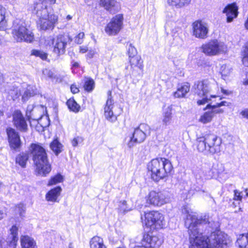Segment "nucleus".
I'll return each instance as SVG.
<instances>
[{
  "label": "nucleus",
  "mask_w": 248,
  "mask_h": 248,
  "mask_svg": "<svg viewBox=\"0 0 248 248\" xmlns=\"http://www.w3.org/2000/svg\"><path fill=\"white\" fill-rule=\"evenodd\" d=\"M186 214L185 225L188 229L191 244L189 248H227L231 242L228 235L218 232L212 233L210 237L203 235L200 228L202 224L208 223L213 229L217 228V222L210 221L209 216H199L196 213L185 209L183 211Z\"/></svg>",
  "instance_id": "f257e3e1"
},
{
  "label": "nucleus",
  "mask_w": 248,
  "mask_h": 248,
  "mask_svg": "<svg viewBox=\"0 0 248 248\" xmlns=\"http://www.w3.org/2000/svg\"><path fill=\"white\" fill-rule=\"evenodd\" d=\"M149 171L151 172V178L158 182L166 179L170 175L173 166L171 162L165 158H157L152 159L148 164Z\"/></svg>",
  "instance_id": "f03ea898"
},
{
  "label": "nucleus",
  "mask_w": 248,
  "mask_h": 248,
  "mask_svg": "<svg viewBox=\"0 0 248 248\" xmlns=\"http://www.w3.org/2000/svg\"><path fill=\"white\" fill-rule=\"evenodd\" d=\"M30 152L38 173L42 176H46L49 173L51 168L45 149L39 144H32Z\"/></svg>",
  "instance_id": "7ed1b4c3"
},
{
  "label": "nucleus",
  "mask_w": 248,
  "mask_h": 248,
  "mask_svg": "<svg viewBox=\"0 0 248 248\" xmlns=\"http://www.w3.org/2000/svg\"><path fill=\"white\" fill-rule=\"evenodd\" d=\"M194 89L195 94L202 98V99L197 101V104L200 106L207 103L211 98L217 97L215 95L211 94L209 98L208 94L217 91L218 86L217 82L214 79H205L196 82Z\"/></svg>",
  "instance_id": "20e7f679"
},
{
  "label": "nucleus",
  "mask_w": 248,
  "mask_h": 248,
  "mask_svg": "<svg viewBox=\"0 0 248 248\" xmlns=\"http://www.w3.org/2000/svg\"><path fill=\"white\" fill-rule=\"evenodd\" d=\"M196 141L197 148L200 152L214 155L220 151L221 140L214 134L198 137Z\"/></svg>",
  "instance_id": "39448f33"
},
{
  "label": "nucleus",
  "mask_w": 248,
  "mask_h": 248,
  "mask_svg": "<svg viewBox=\"0 0 248 248\" xmlns=\"http://www.w3.org/2000/svg\"><path fill=\"white\" fill-rule=\"evenodd\" d=\"M12 34L17 42L31 43L34 40L32 32L27 29L24 21L18 19H16L13 22Z\"/></svg>",
  "instance_id": "423d86ee"
},
{
  "label": "nucleus",
  "mask_w": 248,
  "mask_h": 248,
  "mask_svg": "<svg viewBox=\"0 0 248 248\" xmlns=\"http://www.w3.org/2000/svg\"><path fill=\"white\" fill-rule=\"evenodd\" d=\"M201 49L206 55L214 56L227 52V46L224 42L214 39L202 44Z\"/></svg>",
  "instance_id": "0eeeda50"
},
{
  "label": "nucleus",
  "mask_w": 248,
  "mask_h": 248,
  "mask_svg": "<svg viewBox=\"0 0 248 248\" xmlns=\"http://www.w3.org/2000/svg\"><path fill=\"white\" fill-rule=\"evenodd\" d=\"M150 133V127L146 124H141L136 128L127 145L129 148L134 146L135 143H141Z\"/></svg>",
  "instance_id": "6e6552de"
},
{
  "label": "nucleus",
  "mask_w": 248,
  "mask_h": 248,
  "mask_svg": "<svg viewBox=\"0 0 248 248\" xmlns=\"http://www.w3.org/2000/svg\"><path fill=\"white\" fill-rule=\"evenodd\" d=\"M145 224L153 229L162 228L165 225L163 215L158 211H151L145 214Z\"/></svg>",
  "instance_id": "1a4fd4ad"
},
{
  "label": "nucleus",
  "mask_w": 248,
  "mask_h": 248,
  "mask_svg": "<svg viewBox=\"0 0 248 248\" xmlns=\"http://www.w3.org/2000/svg\"><path fill=\"white\" fill-rule=\"evenodd\" d=\"M49 40L54 45L53 51L59 55L64 53L67 44L71 42L72 39L68 34H61L56 39L50 37Z\"/></svg>",
  "instance_id": "9d476101"
},
{
  "label": "nucleus",
  "mask_w": 248,
  "mask_h": 248,
  "mask_svg": "<svg viewBox=\"0 0 248 248\" xmlns=\"http://www.w3.org/2000/svg\"><path fill=\"white\" fill-rule=\"evenodd\" d=\"M191 27L192 34L193 36L201 39H205L207 38L209 26L207 23L198 20L192 24Z\"/></svg>",
  "instance_id": "9b49d317"
},
{
  "label": "nucleus",
  "mask_w": 248,
  "mask_h": 248,
  "mask_svg": "<svg viewBox=\"0 0 248 248\" xmlns=\"http://www.w3.org/2000/svg\"><path fill=\"white\" fill-rule=\"evenodd\" d=\"M146 199L147 204L154 206H161L169 202V199L164 192L155 190L149 192Z\"/></svg>",
  "instance_id": "f8f14e48"
},
{
  "label": "nucleus",
  "mask_w": 248,
  "mask_h": 248,
  "mask_svg": "<svg viewBox=\"0 0 248 248\" xmlns=\"http://www.w3.org/2000/svg\"><path fill=\"white\" fill-rule=\"evenodd\" d=\"M123 16L118 14L113 17L107 25L105 31L110 36L117 34L123 28Z\"/></svg>",
  "instance_id": "ddd939ff"
},
{
  "label": "nucleus",
  "mask_w": 248,
  "mask_h": 248,
  "mask_svg": "<svg viewBox=\"0 0 248 248\" xmlns=\"http://www.w3.org/2000/svg\"><path fill=\"white\" fill-rule=\"evenodd\" d=\"M108 99L104 108V115L105 118L109 122H114L116 121L117 116L119 115L120 112L118 113L116 112L113 105V100L112 99L111 92H108Z\"/></svg>",
  "instance_id": "4468645a"
},
{
  "label": "nucleus",
  "mask_w": 248,
  "mask_h": 248,
  "mask_svg": "<svg viewBox=\"0 0 248 248\" xmlns=\"http://www.w3.org/2000/svg\"><path fill=\"white\" fill-rule=\"evenodd\" d=\"M6 131L10 147L13 150L19 148L21 141L18 132L11 127L7 128Z\"/></svg>",
  "instance_id": "2eb2a0df"
},
{
  "label": "nucleus",
  "mask_w": 248,
  "mask_h": 248,
  "mask_svg": "<svg viewBox=\"0 0 248 248\" xmlns=\"http://www.w3.org/2000/svg\"><path fill=\"white\" fill-rule=\"evenodd\" d=\"M163 242V239L158 236L145 234L141 241L140 244L143 245L146 248L147 247L158 248L162 245Z\"/></svg>",
  "instance_id": "dca6fc26"
},
{
  "label": "nucleus",
  "mask_w": 248,
  "mask_h": 248,
  "mask_svg": "<svg viewBox=\"0 0 248 248\" xmlns=\"http://www.w3.org/2000/svg\"><path fill=\"white\" fill-rule=\"evenodd\" d=\"M13 122L14 126L20 131L26 132L28 125L25 118L20 110H16L13 114Z\"/></svg>",
  "instance_id": "f3484780"
},
{
  "label": "nucleus",
  "mask_w": 248,
  "mask_h": 248,
  "mask_svg": "<svg viewBox=\"0 0 248 248\" xmlns=\"http://www.w3.org/2000/svg\"><path fill=\"white\" fill-rule=\"evenodd\" d=\"M58 16L54 14L51 15L48 18H44L39 19L38 27L40 30L46 31L52 29L55 24L57 22Z\"/></svg>",
  "instance_id": "a211bd4d"
},
{
  "label": "nucleus",
  "mask_w": 248,
  "mask_h": 248,
  "mask_svg": "<svg viewBox=\"0 0 248 248\" xmlns=\"http://www.w3.org/2000/svg\"><path fill=\"white\" fill-rule=\"evenodd\" d=\"M238 7L235 3L227 5L223 10V13L226 14L227 22H232L233 19L236 18L238 14Z\"/></svg>",
  "instance_id": "6ab92c4d"
},
{
  "label": "nucleus",
  "mask_w": 248,
  "mask_h": 248,
  "mask_svg": "<svg viewBox=\"0 0 248 248\" xmlns=\"http://www.w3.org/2000/svg\"><path fill=\"white\" fill-rule=\"evenodd\" d=\"M45 109L43 106L35 107L33 108H32V106H28L26 114L29 119L32 116L33 120H38L42 118Z\"/></svg>",
  "instance_id": "aec40b11"
},
{
  "label": "nucleus",
  "mask_w": 248,
  "mask_h": 248,
  "mask_svg": "<svg viewBox=\"0 0 248 248\" xmlns=\"http://www.w3.org/2000/svg\"><path fill=\"white\" fill-rule=\"evenodd\" d=\"M190 84L187 83H184L177 86V90L173 93L174 98H180L185 97L186 94L189 92Z\"/></svg>",
  "instance_id": "412c9836"
},
{
  "label": "nucleus",
  "mask_w": 248,
  "mask_h": 248,
  "mask_svg": "<svg viewBox=\"0 0 248 248\" xmlns=\"http://www.w3.org/2000/svg\"><path fill=\"white\" fill-rule=\"evenodd\" d=\"M35 11L39 19L48 18L51 15L48 13L46 4L37 3L35 7Z\"/></svg>",
  "instance_id": "4be33fe9"
},
{
  "label": "nucleus",
  "mask_w": 248,
  "mask_h": 248,
  "mask_svg": "<svg viewBox=\"0 0 248 248\" xmlns=\"http://www.w3.org/2000/svg\"><path fill=\"white\" fill-rule=\"evenodd\" d=\"M100 4L110 12L117 11L120 7L116 0H100Z\"/></svg>",
  "instance_id": "5701e85b"
},
{
  "label": "nucleus",
  "mask_w": 248,
  "mask_h": 248,
  "mask_svg": "<svg viewBox=\"0 0 248 248\" xmlns=\"http://www.w3.org/2000/svg\"><path fill=\"white\" fill-rule=\"evenodd\" d=\"M20 242L22 248H37L35 240L28 235L21 236Z\"/></svg>",
  "instance_id": "b1692460"
},
{
  "label": "nucleus",
  "mask_w": 248,
  "mask_h": 248,
  "mask_svg": "<svg viewBox=\"0 0 248 248\" xmlns=\"http://www.w3.org/2000/svg\"><path fill=\"white\" fill-rule=\"evenodd\" d=\"M61 191L62 188L60 186H57L49 190L46 195V201L52 202H56Z\"/></svg>",
  "instance_id": "393cba45"
},
{
  "label": "nucleus",
  "mask_w": 248,
  "mask_h": 248,
  "mask_svg": "<svg viewBox=\"0 0 248 248\" xmlns=\"http://www.w3.org/2000/svg\"><path fill=\"white\" fill-rule=\"evenodd\" d=\"M140 57L139 56H135L129 58V62L130 65V70L132 74H134V71L137 68L142 69L143 65L142 62H140Z\"/></svg>",
  "instance_id": "a878e982"
},
{
  "label": "nucleus",
  "mask_w": 248,
  "mask_h": 248,
  "mask_svg": "<svg viewBox=\"0 0 248 248\" xmlns=\"http://www.w3.org/2000/svg\"><path fill=\"white\" fill-rule=\"evenodd\" d=\"M172 108L171 106H169L163 110L162 120L163 125L167 126L171 124L172 118Z\"/></svg>",
  "instance_id": "bb28decb"
},
{
  "label": "nucleus",
  "mask_w": 248,
  "mask_h": 248,
  "mask_svg": "<svg viewBox=\"0 0 248 248\" xmlns=\"http://www.w3.org/2000/svg\"><path fill=\"white\" fill-rule=\"evenodd\" d=\"M214 172L210 169H203L202 170L196 173L195 176L197 180L209 179L213 177Z\"/></svg>",
  "instance_id": "cd10ccee"
},
{
  "label": "nucleus",
  "mask_w": 248,
  "mask_h": 248,
  "mask_svg": "<svg viewBox=\"0 0 248 248\" xmlns=\"http://www.w3.org/2000/svg\"><path fill=\"white\" fill-rule=\"evenodd\" d=\"M191 0H167V4L173 8L179 9L188 5Z\"/></svg>",
  "instance_id": "c85d7f7f"
},
{
  "label": "nucleus",
  "mask_w": 248,
  "mask_h": 248,
  "mask_svg": "<svg viewBox=\"0 0 248 248\" xmlns=\"http://www.w3.org/2000/svg\"><path fill=\"white\" fill-rule=\"evenodd\" d=\"M90 248H107L103 239L98 236L93 237L90 241Z\"/></svg>",
  "instance_id": "c756f323"
},
{
  "label": "nucleus",
  "mask_w": 248,
  "mask_h": 248,
  "mask_svg": "<svg viewBox=\"0 0 248 248\" xmlns=\"http://www.w3.org/2000/svg\"><path fill=\"white\" fill-rule=\"evenodd\" d=\"M37 92V90L34 86L28 85L22 94V100L27 101L30 97L36 94Z\"/></svg>",
  "instance_id": "7c9ffc66"
},
{
  "label": "nucleus",
  "mask_w": 248,
  "mask_h": 248,
  "mask_svg": "<svg viewBox=\"0 0 248 248\" xmlns=\"http://www.w3.org/2000/svg\"><path fill=\"white\" fill-rule=\"evenodd\" d=\"M236 243L240 248H248V232L239 234Z\"/></svg>",
  "instance_id": "2f4dec72"
},
{
  "label": "nucleus",
  "mask_w": 248,
  "mask_h": 248,
  "mask_svg": "<svg viewBox=\"0 0 248 248\" xmlns=\"http://www.w3.org/2000/svg\"><path fill=\"white\" fill-rule=\"evenodd\" d=\"M228 103L226 101H222L219 103H217L216 105H211L210 104H208L206 108H211L212 109L210 111L211 112H212L213 116L214 117L216 114L217 113H222L223 112L222 109L221 108H217L223 106H228Z\"/></svg>",
  "instance_id": "473e14b6"
},
{
  "label": "nucleus",
  "mask_w": 248,
  "mask_h": 248,
  "mask_svg": "<svg viewBox=\"0 0 248 248\" xmlns=\"http://www.w3.org/2000/svg\"><path fill=\"white\" fill-rule=\"evenodd\" d=\"M28 159L29 156L28 154L21 153L16 157V163L18 164L21 167L24 168L25 167Z\"/></svg>",
  "instance_id": "72a5a7b5"
},
{
  "label": "nucleus",
  "mask_w": 248,
  "mask_h": 248,
  "mask_svg": "<svg viewBox=\"0 0 248 248\" xmlns=\"http://www.w3.org/2000/svg\"><path fill=\"white\" fill-rule=\"evenodd\" d=\"M62 145L57 139L54 140L50 145V148L56 155L62 151Z\"/></svg>",
  "instance_id": "f704fd0d"
},
{
  "label": "nucleus",
  "mask_w": 248,
  "mask_h": 248,
  "mask_svg": "<svg viewBox=\"0 0 248 248\" xmlns=\"http://www.w3.org/2000/svg\"><path fill=\"white\" fill-rule=\"evenodd\" d=\"M232 68L228 65L223 64L221 66L220 72L222 78L225 79L226 78L229 76L232 72Z\"/></svg>",
  "instance_id": "c9c22d12"
},
{
  "label": "nucleus",
  "mask_w": 248,
  "mask_h": 248,
  "mask_svg": "<svg viewBox=\"0 0 248 248\" xmlns=\"http://www.w3.org/2000/svg\"><path fill=\"white\" fill-rule=\"evenodd\" d=\"M67 105L69 109L75 112H78L80 108V106L73 99H69Z\"/></svg>",
  "instance_id": "e433bc0d"
},
{
  "label": "nucleus",
  "mask_w": 248,
  "mask_h": 248,
  "mask_svg": "<svg viewBox=\"0 0 248 248\" xmlns=\"http://www.w3.org/2000/svg\"><path fill=\"white\" fill-rule=\"evenodd\" d=\"M213 117L212 112L208 111L201 116L199 121L203 124H206L210 122Z\"/></svg>",
  "instance_id": "4c0bfd02"
},
{
  "label": "nucleus",
  "mask_w": 248,
  "mask_h": 248,
  "mask_svg": "<svg viewBox=\"0 0 248 248\" xmlns=\"http://www.w3.org/2000/svg\"><path fill=\"white\" fill-rule=\"evenodd\" d=\"M6 13V9L0 5V29L4 28L6 24L5 19V15Z\"/></svg>",
  "instance_id": "58836bf2"
},
{
  "label": "nucleus",
  "mask_w": 248,
  "mask_h": 248,
  "mask_svg": "<svg viewBox=\"0 0 248 248\" xmlns=\"http://www.w3.org/2000/svg\"><path fill=\"white\" fill-rule=\"evenodd\" d=\"M94 87V82L92 79L87 78L84 85V89L87 92L92 91Z\"/></svg>",
  "instance_id": "ea45409f"
},
{
  "label": "nucleus",
  "mask_w": 248,
  "mask_h": 248,
  "mask_svg": "<svg viewBox=\"0 0 248 248\" xmlns=\"http://www.w3.org/2000/svg\"><path fill=\"white\" fill-rule=\"evenodd\" d=\"M214 169L216 170V173L218 174H226L227 173L224 165L222 163H218L214 167Z\"/></svg>",
  "instance_id": "a19ab883"
},
{
  "label": "nucleus",
  "mask_w": 248,
  "mask_h": 248,
  "mask_svg": "<svg viewBox=\"0 0 248 248\" xmlns=\"http://www.w3.org/2000/svg\"><path fill=\"white\" fill-rule=\"evenodd\" d=\"M31 55L36 57H40L43 60H45L47 58V54L45 52L37 49H33L31 50Z\"/></svg>",
  "instance_id": "79ce46f5"
},
{
  "label": "nucleus",
  "mask_w": 248,
  "mask_h": 248,
  "mask_svg": "<svg viewBox=\"0 0 248 248\" xmlns=\"http://www.w3.org/2000/svg\"><path fill=\"white\" fill-rule=\"evenodd\" d=\"M62 176L61 174H58L51 178L48 182V186H52L62 182Z\"/></svg>",
  "instance_id": "37998d69"
},
{
  "label": "nucleus",
  "mask_w": 248,
  "mask_h": 248,
  "mask_svg": "<svg viewBox=\"0 0 248 248\" xmlns=\"http://www.w3.org/2000/svg\"><path fill=\"white\" fill-rule=\"evenodd\" d=\"M118 209L122 213H124L130 210V208L127 206L126 202L124 200L120 202Z\"/></svg>",
  "instance_id": "c03bdc74"
},
{
  "label": "nucleus",
  "mask_w": 248,
  "mask_h": 248,
  "mask_svg": "<svg viewBox=\"0 0 248 248\" xmlns=\"http://www.w3.org/2000/svg\"><path fill=\"white\" fill-rule=\"evenodd\" d=\"M242 62L244 65L248 67V42L246 44L244 50Z\"/></svg>",
  "instance_id": "a18cd8bd"
},
{
  "label": "nucleus",
  "mask_w": 248,
  "mask_h": 248,
  "mask_svg": "<svg viewBox=\"0 0 248 248\" xmlns=\"http://www.w3.org/2000/svg\"><path fill=\"white\" fill-rule=\"evenodd\" d=\"M9 96L11 97V99L15 100L17 98L19 95V90L17 88H15L13 90H10V91L8 92Z\"/></svg>",
  "instance_id": "49530a36"
},
{
  "label": "nucleus",
  "mask_w": 248,
  "mask_h": 248,
  "mask_svg": "<svg viewBox=\"0 0 248 248\" xmlns=\"http://www.w3.org/2000/svg\"><path fill=\"white\" fill-rule=\"evenodd\" d=\"M128 54L129 58L134 57L137 55V51L136 48L132 46L131 44H130L128 46Z\"/></svg>",
  "instance_id": "de8ad7c7"
},
{
  "label": "nucleus",
  "mask_w": 248,
  "mask_h": 248,
  "mask_svg": "<svg viewBox=\"0 0 248 248\" xmlns=\"http://www.w3.org/2000/svg\"><path fill=\"white\" fill-rule=\"evenodd\" d=\"M18 240V237H15V238L9 237L8 243H9V247L10 248H16Z\"/></svg>",
  "instance_id": "09e8293b"
},
{
  "label": "nucleus",
  "mask_w": 248,
  "mask_h": 248,
  "mask_svg": "<svg viewBox=\"0 0 248 248\" xmlns=\"http://www.w3.org/2000/svg\"><path fill=\"white\" fill-rule=\"evenodd\" d=\"M16 210L19 214L20 216H23V214L25 211V206L23 203L18 204L16 206Z\"/></svg>",
  "instance_id": "8fccbe9b"
},
{
  "label": "nucleus",
  "mask_w": 248,
  "mask_h": 248,
  "mask_svg": "<svg viewBox=\"0 0 248 248\" xmlns=\"http://www.w3.org/2000/svg\"><path fill=\"white\" fill-rule=\"evenodd\" d=\"M17 232H18L17 227L15 225L13 226L12 227L11 229H10V235L9 236V237L14 238H15V237H18Z\"/></svg>",
  "instance_id": "3c124183"
},
{
  "label": "nucleus",
  "mask_w": 248,
  "mask_h": 248,
  "mask_svg": "<svg viewBox=\"0 0 248 248\" xmlns=\"http://www.w3.org/2000/svg\"><path fill=\"white\" fill-rule=\"evenodd\" d=\"M43 74L45 76H46L51 79L55 78L53 72L48 69H45L43 70Z\"/></svg>",
  "instance_id": "603ef678"
},
{
  "label": "nucleus",
  "mask_w": 248,
  "mask_h": 248,
  "mask_svg": "<svg viewBox=\"0 0 248 248\" xmlns=\"http://www.w3.org/2000/svg\"><path fill=\"white\" fill-rule=\"evenodd\" d=\"M84 36V33L83 32H80L75 37V41L77 44H80L83 42V39Z\"/></svg>",
  "instance_id": "864d4df0"
},
{
  "label": "nucleus",
  "mask_w": 248,
  "mask_h": 248,
  "mask_svg": "<svg viewBox=\"0 0 248 248\" xmlns=\"http://www.w3.org/2000/svg\"><path fill=\"white\" fill-rule=\"evenodd\" d=\"M242 197L241 196V193L237 190H234V200L237 201H241Z\"/></svg>",
  "instance_id": "5fc2aeb1"
},
{
  "label": "nucleus",
  "mask_w": 248,
  "mask_h": 248,
  "mask_svg": "<svg viewBox=\"0 0 248 248\" xmlns=\"http://www.w3.org/2000/svg\"><path fill=\"white\" fill-rule=\"evenodd\" d=\"M71 91L73 93H77L79 92V90L77 86L75 84H73L70 87Z\"/></svg>",
  "instance_id": "6e6d98bb"
},
{
  "label": "nucleus",
  "mask_w": 248,
  "mask_h": 248,
  "mask_svg": "<svg viewBox=\"0 0 248 248\" xmlns=\"http://www.w3.org/2000/svg\"><path fill=\"white\" fill-rule=\"evenodd\" d=\"M80 139V138L79 137L73 139L71 141L72 146L74 147H76L78 145V141Z\"/></svg>",
  "instance_id": "4d7b16f0"
},
{
  "label": "nucleus",
  "mask_w": 248,
  "mask_h": 248,
  "mask_svg": "<svg viewBox=\"0 0 248 248\" xmlns=\"http://www.w3.org/2000/svg\"><path fill=\"white\" fill-rule=\"evenodd\" d=\"M40 3H44L46 4L47 2H49L50 4H54L56 2V0H39Z\"/></svg>",
  "instance_id": "13d9d810"
},
{
  "label": "nucleus",
  "mask_w": 248,
  "mask_h": 248,
  "mask_svg": "<svg viewBox=\"0 0 248 248\" xmlns=\"http://www.w3.org/2000/svg\"><path fill=\"white\" fill-rule=\"evenodd\" d=\"M88 51V48L86 46H80V52L84 53Z\"/></svg>",
  "instance_id": "bf43d9fd"
},
{
  "label": "nucleus",
  "mask_w": 248,
  "mask_h": 248,
  "mask_svg": "<svg viewBox=\"0 0 248 248\" xmlns=\"http://www.w3.org/2000/svg\"><path fill=\"white\" fill-rule=\"evenodd\" d=\"M241 114L245 118L248 119V109L241 112Z\"/></svg>",
  "instance_id": "052dcab7"
},
{
  "label": "nucleus",
  "mask_w": 248,
  "mask_h": 248,
  "mask_svg": "<svg viewBox=\"0 0 248 248\" xmlns=\"http://www.w3.org/2000/svg\"><path fill=\"white\" fill-rule=\"evenodd\" d=\"M221 92L223 94H226V95H229V94H230L232 93V92L231 91L225 90V89H224L223 88H221Z\"/></svg>",
  "instance_id": "680f3d73"
},
{
  "label": "nucleus",
  "mask_w": 248,
  "mask_h": 248,
  "mask_svg": "<svg viewBox=\"0 0 248 248\" xmlns=\"http://www.w3.org/2000/svg\"><path fill=\"white\" fill-rule=\"evenodd\" d=\"M94 55V52L93 51H90L87 54V57L89 58H92Z\"/></svg>",
  "instance_id": "e2e57ef3"
},
{
  "label": "nucleus",
  "mask_w": 248,
  "mask_h": 248,
  "mask_svg": "<svg viewBox=\"0 0 248 248\" xmlns=\"http://www.w3.org/2000/svg\"><path fill=\"white\" fill-rule=\"evenodd\" d=\"M245 26L246 28L248 30V17L247 20L246 21L245 23Z\"/></svg>",
  "instance_id": "0e129e2a"
},
{
  "label": "nucleus",
  "mask_w": 248,
  "mask_h": 248,
  "mask_svg": "<svg viewBox=\"0 0 248 248\" xmlns=\"http://www.w3.org/2000/svg\"><path fill=\"white\" fill-rule=\"evenodd\" d=\"M4 217V213L0 210V219H2Z\"/></svg>",
  "instance_id": "69168bd1"
},
{
  "label": "nucleus",
  "mask_w": 248,
  "mask_h": 248,
  "mask_svg": "<svg viewBox=\"0 0 248 248\" xmlns=\"http://www.w3.org/2000/svg\"><path fill=\"white\" fill-rule=\"evenodd\" d=\"M73 66L75 67H78V62H74L73 64Z\"/></svg>",
  "instance_id": "338daca9"
},
{
  "label": "nucleus",
  "mask_w": 248,
  "mask_h": 248,
  "mask_svg": "<svg viewBox=\"0 0 248 248\" xmlns=\"http://www.w3.org/2000/svg\"><path fill=\"white\" fill-rule=\"evenodd\" d=\"M66 19L68 20H69L70 19H72V16H70V15H68L67 16H66Z\"/></svg>",
  "instance_id": "774afa93"
}]
</instances>
